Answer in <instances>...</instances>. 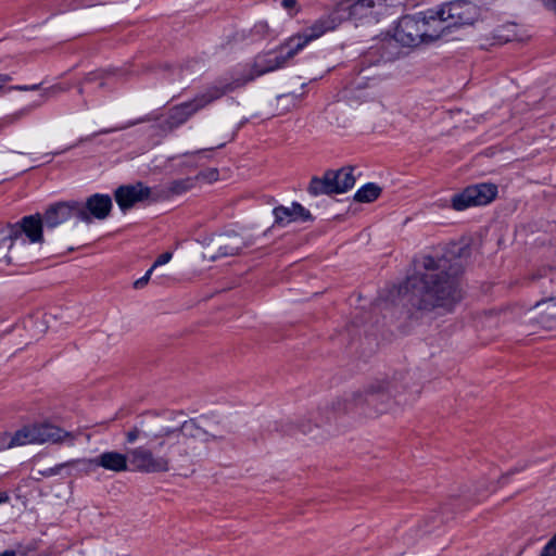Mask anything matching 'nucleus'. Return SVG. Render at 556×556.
I'll list each match as a JSON object with an SVG mask.
<instances>
[{"label":"nucleus","instance_id":"nucleus-4","mask_svg":"<svg viewBox=\"0 0 556 556\" xmlns=\"http://www.w3.org/2000/svg\"><path fill=\"white\" fill-rule=\"evenodd\" d=\"M393 401L389 383L378 381L363 391L353 392L348 399L333 404L337 413L354 414L365 418H376L392 409Z\"/></svg>","mask_w":556,"mask_h":556},{"label":"nucleus","instance_id":"nucleus-42","mask_svg":"<svg viewBox=\"0 0 556 556\" xmlns=\"http://www.w3.org/2000/svg\"><path fill=\"white\" fill-rule=\"evenodd\" d=\"M309 430H311L309 428H305V427L302 428V432H304V433L308 432Z\"/></svg>","mask_w":556,"mask_h":556},{"label":"nucleus","instance_id":"nucleus-1","mask_svg":"<svg viewBox=\"0 0 556 556\" xmlns=\"http://www.w3.org/2000/svg\"><path fill=\"white\" fill-rule=\"evenodd\" d=\"M420 264L424 271L409 280L414 289L412 305L424 312H451L463 298L458 283L460 260L446 254L424 255Z\"/></svg>","mask_w":556,"mask_h":556},{"label":"nucleus","instance_id":"nucleus-16","mask_svg":"<svg viewBox=\"0 0 556 556\" xmlns=\"http://www.w3.org/2000/svg\"><path fill=\"white\" fill-rule=\"evenodd\" d=\"M208 103L205 96L193 99L190 102L174 106L168 111L166 119L162 123L164 130H173L187 122L195 112Z\"/></svg>","mask_w":556,"mask_h":556},{"label":"nucleus","instance_id":"nucleus-40","mask_svg":"<svg viewBox=\"0 0 556 556\" xmlns=\"http://www.w3.org/2000/svg\"><path fill=\"white\" fill-rule=\"evenodd\" d=\"M0 556H16L14 551H5L0 554Z\"/></svg>","mask_w":556,"mask_h":556},{"label":"nucleus","instance_id":"nucleus-8","mask_svg":"<svg viewBox=\"0 0 556 556\" xmlns=\"http://www.w3.org/2000/svg\"><path fill=\"white\" fill-rule=\"evenodd\" d=\"M434 13L442 28V36L453 27L472 24L477 16L476 7L465 0H456L441 5L438 9H430Z\"/></svg>","mask_w":556,"mask_h":556},{"label":"nucleus","instance_id":"nucleus-33","mask_svg":"<svg viewBox=\"0 0 556 556\" xmlns=\"http://www.w3.org/2000/svg\"><path fill=\"white\" fill-rule=\"evenodd\" d=\"M76 463H77V460H71V462H67V463L59 464L55 467L48 469L46 475H48V476L59 475V473H61L63 468H65L67 466H72V465H74Z\"/></svg>","mask_w":556,"mask_h":556},{"label":"nucleus","instance_id":"nucleus-21","mask_svg":"<svg viewBox=\"0 0 556 556\" xmlns=\"http://www.w3.org/2000/svg\"><path fill=\"white\" fill-rule=\"evenodd\" d=\"M273 214L275 224L282 226L296 220L307 222L313 219L309 211L298 202H292L291 206H276Z\"/></svg>","mask_w":556,"mask_h":556},{"label":"nucleus","instance_id":"nucleus-38","mask_svg":"<svg viewBox=\"0 0 556 556\" xmlns=\"http://www.w3.org/2000/svg\"><path fill=\"white\" fill-rule=\"evenodd\" d=\"M213 180H218V172L216 169L211 168V182Z\"/></svg>","mask_w":556,"mask_h":556},{"label":"nucleus","instance_id":"nucleus-3","mask_svg":"<svg viewBox=\"0 0 556 556\" xmlns=\"http://www.w3.org/2000/svg\"><path fill=\"white\" fill-rule=\"evenodd\" d=\"M205 418H191L189 420H177L169 424L165 417H153L142 420L126 432L128 443L137 440H146L148 444L155 443L156 447H163L169 440L178 439L180 435L187 438L205 437Z\"/></svg>","mask_w":556,"mask_h":556},{"label":"nucleus","instance_id":"nucleus-22","mask_svg":"<svg viewBox=\"0 0 556 556\" xmlns=\"http://www.w3.org/2000/svg\"><path fill=\"white\" fill-rule=\"evenodd\" d=\"M112 208V200L106 194H93L86 202V212L98 219H104Z\"/></svg>","mask_w":556,"mask_h":556},{"label":"nucleus","instance_id":"nucleus-41","mask_svg":"<svg viewBox=\"0 0 556 556\" xmlns=\"http://www.w3.org/2000/svg\"><path fill=\"white\" fill-rule=\"evenodd\" d=\"M110 131H111V130H109V129H102V130H100L99 132H97L96 135H103V134H108V132H110Z\"/></svg>","mask_w":556,"mask_h":556},{"label":"nucleus","instance_id":"nucleus-20","mask_svg":"<svg viewBox=\"0 0 556 556\" xmlns=\"http://www.w3.org/2000/svg\"><path fill=\"white\" fill-rule=\"evenodd\" d=\"M129 456L116 451H106L89 460V464L101 467L112 472H125L128 470Z\"/></svg>","mask_w":556,"mask_h":556},{"label":"nucleus","instance_id":"nucleus-9","mask_svg":"<svg viewBox=\"0 0 556 556\" xmlns=\"http://www.w3.org/2000/svg\"><path fill=\"white\" fill-rule=\"evenodd\" d=\"M390 7L391 0H343L337 8L345 18L378 21Z\"/></svg>","mask_w":556,"mask_h":556},{"label":"nucleus","instance_id":"nucleus-31","mask_svg":"<svg viewBox=\"0 0 556 556\" xmlns=\"http://www.w3.org/2000/svg\"><path fill=\"white\" fill-rule=\"evenodd\" d=\"M154 271V269L151 267L150 269L147 270V273L144 274L143 277L137 279L135 282H134V287L136 289H141L143 288L150 280V277L152 275V273Z\"/></svg>","mask_w":556,"mask_h":556},{"label":"nucleus","instance_id":"nucleus-12","mask_svg":"<svg viewBox=\"0 0 556 556\" xmlns=\"http://www.w3.org/2000/svg\"><path fill=\"white\" fill-rule=\"evenodd\" d=\"M129 464L135 470L141 472H166L169 470V459L165 456L155 455L146 446H138L128 452Z\"/></svg>","mask_w":556,"mask_h":556},{"label":"nucleus","instance_id":"nucleus-19","mask_svg":"<svg viewBox=\"0 0 556 556\" xmlns=\"http://www.w3.org/2000/svg\"><path fill=\"white\" fill-rule=\"evenodd\" d=\"M254 80L253 73L250 74H231L219 79H216L214 86L211 87V101L219 99L220 97L235 91L238 88L245 86L248 83Z\"/></svg>","mask_w":556,"mask_h":556},{"label":"nucleus","instance_id":"nucleus-37","mask_svg":"<svg viewBox=\"0 0 556 556\" xmlns=\"http://www.w3.org/2000/svg\"><path fill=\"white\" fill-rule=\"evenodd\" d=\"M214 405H215V409L213 413H211V415H213L214 417H219L222 416V407H220V403L218 401H215L214 402Z\"/></svg>","mask_w":556,"mask_h":556},{"label":"nucleus","instance_id":"nucleus-10","mask_svg":"<svg viewBox=\"0 0 556 556\" xmlns=\"http://www.w3.org/2000/svg\"><path fill=\"white\" fill-rule=\"evenodd\" d=\"M345 16L336 8L328 15L321 16L313 23L303 34L290 37L292 52L301 51L308 42L321 37L325 33L336 29Z\"/></svg>","mask_w":556,"mask_h":556},{"label":"nucleus","instance_id":"nucleus-27","mask_svg":"<svg viewBox=\"0 0 556 556\" xmlns=\"http://www.w3.org/2000/svg\"><path fill=\"white\" fill-rule=\"evenodd\" d=\"M62 91H64V89L61 86H52L50 88L42 90V92L40 93L41 100L38 103L34 104V108L40 106L47 99L55 97Z\"/></svg>","mask_w":556,"mask_h":556},{"label":"nucleus","instance_id":"nucleus-43","mask_svg":"<svg viewBox=\"0 0 556 556\" xmlns=\"http://www.w3.org/2000/svg\"><path fill=\"white\" fill-rule=\"evenodd\" d=\"M354 84H355V87H356V88L362 87V84H361V83L355 81Z\"/></svg>","mask_w":556,"mask_h":556},{"label":"nucleus","instance_id":"nucleus-7","mask_svg":"<svg viewBox=\"0 0 556 556\" xmlns=\"http://www.w3.org/2000/svg\"><path fill=\"white\" fill-rule=\"evenodd\" d=\"M353 170L354 168L351 166H345L337 170L329 169L323 177H313L307 191L312 195L344 193L355 185Z\"/></svg>","mask_w":556,"mask_h":556},{"label":"nucleus","instance_id":"nucleus-25","mask_svg":"<svg viewBox=\"0 0 556 556\" xmlns=\"http://www.w3.org/2000/svg\"><path fill=\"white\" fill-rule=\"evenodd\" d=\"M214 148H222L226 144V142L231 141L233 139L235 129L233 127H229L226 130H223L220 127H216L214 130Z\"/></svg>","mask_w":556,"mask_h":556},{"label":"nucleus","instance_id":"nucleus-30","mask_svg":"<svg viewBox=\"0 0 556 556\" xmlns=\"http://www.w3.org/2000/svg\"><path fill=\"white\" fill-rule=\"evenodd\" d=\"M86 80L89 81V83H93V81H98L99 80V87H105V77H104V73H101V72H97V73H90L87 77H86Z\"/></svg>","mask_w":556,"mask_h":556},{"label":"nucleus","instance_id":"nucleus-23","mask_svg":"<svg viewBox=\"0 0 556 556\" xmlns=\"http://www.w3.org/2000/svg\"><path fill=\"white\" fill-rule=\"evenodd\" d=\"M381 194V188L374 184L368 182L359 188L354 194V200L361 203H370Z\"/></svg>","mask_w":556,"mask_h":556},{"label":"nucleus","instance_id":"nucleus-13","mask_svg":"<svg viewBox=\"0 0 556 556\" xmlns=\"http://www.w3.org/2000/svg\"><path fill=\"white\" fill-rule=\"evenodd\" d=\"M45 225L48 228H55L71 218L90 223L91 218L85 207L78 202H63L50 206L43 215Z\"/></svg>","mask_w":556,"mask_h":556},{"label":"nucleus","instance_id":"nucleus-34","mask_svg":"<svg viewBox=\"0 0 556 556\" xmlns=\"http://www.w3.org/2000/svg\"><path fill=\"white\" fill-rule=\"evenodd\" d=\"M29 109H22V110H18L17 112L13 113L12 115L8 116L7 119L9 123H13L22 117H24L25 115H27L29 113Z\"/></svg>","mask_w":556,"mask_h":556},{"label":"nucleus","instance_id":"nucleus-28","mask_svg":"<svg viewBox=\"0 0 556 556\" xmlns=\"http://www.w3.org/2000/svg\"><path fill=\"white\" fill-rule=\"evenodd\" d=\"M540 556H556V535L543 547Z\"/></svg>","mask_w":556,"mask_h":556},{"label":"nucleus","instance_id":"nucleus-15","mask_svg":"<svg viewBox=\"0 0 556 556\" xmlns=\"http://www.w3.org/2000/svg\"><path fill=\"white\" fill-rule=\"evenodd\" d=\"M298 52H292L291 41L281 46L279 54L271 56V54L257 55L251 68L244 70L242 74L253 73L254 79L261 75L278 70L287 64Z\"/></svg>","mask_w":556,"mask_h":556},{"label":"nucleus","instance_id":"nucleus-14","mask_svg":"<svg viewBox=\"0 0 556 556\" xmlns=\"http://www.w3.org/2000/svg\"><path fill=\"white\" fill-rule=\"evenodd\" d=\"M213 242L217 252L211 256V260H216L222 256L237 255L244 249L254 245L256 240L249 233L227 232L215 236Z\"/></svg>","mask_w":556,"mask_h":556},{"label":"nucleus","instance_id":"nucleus-26","mask_svg":"<svg viewBox=\"0 0 556 556\" xmlns=\"http://www.w3.org/2000/svg\"><path fill=\"white\" fill-rule=\"evenodd\" d=\"M205 250L206 248L204 242L200 240L192 241L189 247V253L193 260L204 261L206 257Z\"/></svg>","mask_w":556,"mask_h":556},{"label":"nucleus","instance_id":"nucleus-17","mask_svg":"<svg viewBox=\"0 0 556 556\" xmlns=\"http://www.w3.org/2000/svg\"><path fill=\"white\" fill-rule=\"evenodd\" d=\"M525 323L552 328L556 323V298H548L535 303L526 313Z\"/></svg>","mask_w":556,"mask_h":556},{"label":"nucleus","instance_id":"nucleus-5","mask_svg":"<svg viewBox=\"0 0 556 556\" xmlns=\"http://www.w3.org/2000/svg\"><path fill=\"white\" fill-rule=\"evenodd\" d=\"M433 16L431 10L402 16L394 28L393 38L403 47L409 48L440 39L442 28Z\"/></svg>","mask_w":556,"mask_h":556},{"label":"nucleus","instance_id":"nucleus-11","mask_svg":"<svg viewBox=\"0 0 556 556\" xmlns=\"http://www.w3.org/2000/svg\"><path fill=\"white\" fill-rule=\"evenodd\" d=\"M496 194L497 187L493 184L469 186L452 198V207L464 211L471 206L485 205L493 201Z\"/></svg>","mask_w":556,"mask_h":556},{"label":"nucleus","instance_id":"nucleus-44","mask_svg":"<svg viewBox=\"0 0 556 556\" xmlns=\"http://www.w3.org/2000/svg\"><path fill=\"white\" fill-rule=\"evenodd\" d=\"M424 533H427L428 532V529L425 527V529L422 530Z\"/></svg>","mask_w":556,"mask_h":556},{"label":"nucleus","instance_id":"nucleus-35","mask_svg":"<svg viewBox=\"0 0 556 556\" xmlns=\"http://www.w3.org/2000/svg\"><path fill=\"white\" fill-rule=\"evenodd\" d=\"M267 29H268V26H267V24H266V23H258V24H256V25L254 26V31L260 33V34H261V33H262V34H263V33H266V31H267Z\"/></svg>","mask_w":556,"mask_h":556},{"label":"nucleus","instance_id":"nucleus-24","mask_svg":"<svg viewBox=\"0 0 556 556\" xmlns=\"http://www.w3.org/2000/svg\"><path fill=\"white\" fill-rule=\"evenodd\" d=\"M12 76L9 74H0V93L11 90H20V91H29L36 90L39 88V85L31 86H9L8 84L12 81Z\"/></svg>","mask_w":556,"mask_h":556},{"label":"nucleus","instance_id":"nucleus-18","mask_svg":"<svg viewBox=\"0 0 556 556\" xmlns=\"http://www.w3.org/2000/svg\"><path fill=\"white\" fill-rule=\"evenodd\" d=\"M114 195L117 205L125 212L136 203L147 200L151 195V189L142 182H136L118 187Z\"/></svg>","mask_w":556,"mask_h":556},{"label":"nucleus","instance_id":"nucleus-36","mask_svg":"<svg viewBox=\"0 0 556 556\" xmlns=\"http://www.w3.org/2000/svg\"><path fill=\"white\" fill-rule=\"evenodd\" d=\"M543 4H544L547 9H549V10H552V11L556 12V0H543Z\"/></svg>","mask_w":556,"mask_h":556},{"label":"nucleus","instance_id":"nucleus-32","mask_svg":"<svg viewBox=\"0 0 556 556\" xmlns=\"http://www.w3.org/2000/svg\"><path fill=\"white\" fill-rule=\"evenodd\" d=\"M172 257H173L172 252H165L156 258V261L154 262V264L151 267L153 269H155L159 266L165 265L172 260Z\"/></svg>","mask_w":556,"mask_h":556},{"label":"nucleus","instance_id":"nucleus-2","mask_svg":"<svg viewBox=\"0 0 556 556\" xmlns=\"http://www.w3.org/2000/svg\"><path fill=\"white\" fill-rule=\"evenodd\" d=\"M40 215H29L14 225L0 226V264L10 265L30 261L34 257L33 244L42 243Z\"/></svg>","mask_w":556,"mask_h":556},{"label":"nucleus","instance_id":"nucleus-6","mask_svg":"<svg viewBox=\"0 0 556 556\" xmlns=\"http://www.w3.org/2000/svg\"><path fill=\"white\" fill-rule=\"evenodd\" d=\"M77 434L66 431L50 422L25 425L13 434L7 444L9 448L28 444H65L74 445Z\"/></svg>","mask_w":556,"mask_h":556},{"label":"nucleus","instance_id":"nucleus-29","mask_svg":"<svg viewBox=\"0 0 556 556\" xmlns=\"http://www.w3.org/2000/svg\"><path fill=\"white\" fill-rule=\"evenodd\" d=\"M281 5L285 10L289 12L291 16L299 12L298 1L296 0H282Z\"/></svg>","mask_w":556,"mask_h":556},{"label":"nucleus","instance_id":"nucleus-39","mask_svg":"<svg viewBox=\"0 0 556 556\" xmlns=\"http://www.w3.org/2000/svg\"><path fill=\"white\" fill-rule=\"evenodd\" d=\"M9 501V496L7 493H0V504Z\"/></svg>","mask_w":556,"mask_h":556}]
</instances>
